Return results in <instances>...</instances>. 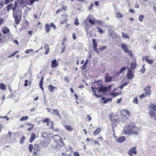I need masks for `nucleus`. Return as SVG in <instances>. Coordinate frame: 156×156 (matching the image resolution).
<instances>
[{
  "label": "nucleus",
  "instance_id": "9d476101",
  "mask_svg": "<svg viewBox=\"0 0 156 156\" xmlns=\"http://www.w3.org/2000/svg\"><path fill=\"white\" fill-rule=\"evenodd\" d=\"M148 56H145L142 57V59L144 60L145 59L147 62L150 64H151L153 62V60L151 59H148Z\"/></svg>",
  "mask_w": 156,
  "mask_h": 156
},
{
  "label": "nucleus",
  "instance_id": "603ef678",
  "mask_svg": "<svg viewBox=\"0 0 156 156\" xmlns=\"http://www.w3.org/2000/svg\"><path fill=\"white\" fill-rule=\"evenodd\" d=\"M97 28L98 30V31L99 32L101 33L102 34L103 33V31L102 29L98 27H97Z\"/></svg>",
  "mask_w": 156,
  "mask_h": 156
},
{
  "label": "nucleus",
  "instance_id": "4468645a",
  "mask_svg": "<svg viewBox=\"0 0 156 156\" xmlns=\"http://www.w3.org/2000/svg\"><path fill=\"white\" fill-rule=\"evenodd\" d=\"M121 47L125 52L126 53L129 52V51L128 50V48L126 45L124 44H122Z\"/></svg>",
  "mask_w": 156,
  "mask_h": 156
},
{
  "label": "nucleus",
  "instance_id": "0eeeda50",
  "mask_svg": "<svg viewBox=\"0 0 156 156\" xmlns=\"http://www.w3.org/2000/svg\"><path fill=\"white\" fill-rule=\"evenodd\" d=\"M54 138L55 141L58 144L62 142L61 138L58 135H55L54 136Z\"/></svg>",
  "mask_w": 156,
  "mask_h": 156
},
{
  "label": "nucleus",
  "instance_id": "72a5a7b5",
  "mask_svg": "<svg viewBox=\"0 0 156 156\" xmlns=\"http://www.w3.org/2000/svg\"><path fill=\"white\" fill-rule=\"evenodd\" d=\"M33 51H34L33 49H29L26 50L25 51V53H26L27 54H28L30 52H33Z\"/></svg>",
  "mask_w": 156,
  "mask_h": 156
},
{
  "label": "nucleus",
  "instance_id": "4c0bfd02",
  "mask_svg": "<svg viewBox=\"0 0 156 156\" xmlns=\"http://www.w3.org/2000/svg\"><path fill=\"white\" fill-rule=\"evenodd\" d=\"M17 3L16 2H15V3L12 9V10L13 11H15V9L17 8Z\"/></svg>",
  "mask_w": 156,
  "mask_h": 156
},
{
  "label": "nucleus",
  "instance_id": "864d4df0",
  "mask_svg": "<svg viewBox=\"0 0 156 156\" xmlns=\"http://www.w3.org/2000/svg\"><path fill=\"white\" fill-rule=\"evenodd\" d=\"M94 51L97 53H98L100 52V51H99V50L97 48V47H94Z\"/></svg>",
  "mask_w": 156,
  "mask_h": 156
},
{
  "label": "nucleus",
  "instance_id": "f3484780",
  "mask_svg": "<svg viewBox=\"0 0 156 156\" xmlns=\"http://www.w3.org/2000/svg\"><path fill=\"white\" fill-rule=\"evenodd\" d=\"M149 113L150 115L155 119L156 120V115L155 112L152 111V109H151L149 111Z\"/></svg>",
  "mask_w": 156,
  "mask_h": 156
},
{
  "label": "nucleus",
  "instance_id": "b1692460",
  "mask_svg": "<svg viewBox=\"0 0 156 156\" xmlns=\"http://www.w3.org/2000/svg\"><path fill=\"white\" fill-rule=\"evenodd\" d=\"M2 32L4 34H6L9 32V30L7 27H5L2 30Z\"/></svg>",
  "mask_w": 156,
  "mask_h": 156
},
{
  "label": "nucleus",
  "instance_id": "e433bc0d",
  "mask_svg": "<svg viewBox=\"0 0 156 156\" xmlns=\"http://www.w3.org/2000/svg\"><path fill=\"white\" fill-rule=\"evenodd\" d=\"M133 102V103L136 104H137L138 103V99L137 97H136L134 98V99Z\"/></svg>",
  "mask_w": 156,
  "mask_h": 156
},
{
  "label": "nucleus",
  "instance_id": "de8ad7c7",
  "mask_svg": "<svg viewBox=\"0 0 156 156\" xmlns=\"http://www.w3.org/2000/svg\"><path fill=\"white\" fill-rule=\"evenodd\" d=\"M78 20L77 18H76L75 21L74 22V24L75 25H79V23L78 22Z\"/></svg>",
  "mask_w": 156,
  "mask_h": 156
},
{
  "label": "nucleus",
  "instance_id": "a18cd8bd",
  "mask_svg": "<svg viewBox=\"0 0 156 156\" xmlns=\"http://www.w3.org/2000/svg\"><path fill=\"white\" fill-rule=\"evenodd\" d=\"M106 48H107L106 46H103L102 47L100 48H99V51H100V52L102 50H104Z\"/></svg>",
  "mask_w": 156,
  "mask_h": 156
},
{
  "label": "nucleus",
  "instance_id": "c03bdc74",
  "mask_svg": "<svg viewBox=\"0 0 156 156\" xmlns=\"http://www.w3.org/2000/svg\"><path fill=\"white\" fill-rule=\"evenodd\" d=\"M110 119L112 121H113L114 122L118 120L117 118H114L113 117H111Z\"/></svg>",
  "mask_w": 156,
  "mask_h": 156
},
{
  "label": "nucleus",
  "instance_id": "680f3d73",
  "mask_svg": "<svg viewBox=\"0 0 156 156\" xmlns=\"http://www.w3.org/2000/svg\"><path fill=\"white\" fill-rule=\"evenodd\" d=\"M8 135L7 136L9 137V138H11V132L10 131H9L8 132Z\"/></svg>",
  "mask_w": 156,
  "mask_h": 156
},
{
  "label": "nucleus",
  "instance_id": "a878e982",
  "mask_svg": "<svg viewBox=\"0 0 156 156\" xmlns=\"http://www.w3.org/2000/svg\"><path fill=\"white\" fill-rule=\"evenodd\" d=\"M47 125L49 128H52L53 125V123L52 121H50L47 123Z\"/></svg>",
  "mask_w": 156,
  "mask_h": 156
},
{
  "label": "nucleus",
  "instance_id": "7c9ffc66",
  "mask_svg": "<svg viewBox=\"0 0 156 156\" xmlns=\"http://www.w3.org/2000/svg\"><path fill=\"white\" fill-rule=\"evenodd\" d=\"M28 118V116H24L22 117L20 119V120L21 121H24L27 120Z\"/></svg>",
  "mask_w": 156,
  "mask_h": 156
},
{
  "label": "nucleus",
  "instance_id": "37998d69",
  "mask_svg": "<svg viewBox=\"0 0 156 156\" xmlns=\"http://www.w3.org/2000/svg\"><path fill=\"white\" fill-rule=\"evenodd\" d=\"M147 94L146 93H143L140 96V99H142V98H143L147 96Z\"/></svg>",
  "mask_w": 156,
  "mask_h": 156
},
{
  "label": "nucleus",
  "instance_id": "2f4dec72",
  "mask_svg": "<svg viewBox=\"0 0 156 156\" xmlns=\"http://www.w3.org/2000/svg\"><path fill=\"white\" fill-rule=\"evenodd\" d=\"M93 41V45L94 47H97V43L94 39H93L92 40Z\"/></svg>",
  "mask_w": 156,
  "mask_h": 156
},
{
  "label": "nucleus",
  "instance_id": "8fccbe9b",
  "mask_svg": "<svg viewBox=\"0 0 156 156\" xmlns=\"http://www.w3.org/2000/svg\"><path fill=\"white\" fill-rule=\"evenodd\" d=\"M112 99H108L106 100H105L104 102L103 103H106L107 102H108L109 101H110V102H111V101Z\"/></svg>",
  "mask_w": 156,
  "mask_h": 156
},
{
  "label": "nucleus",
  "instance_id": "a211bd4d",
  "mask_svg": "<svg viewBox=\"0 0 156 156\" xmlns=\"http://www.w3.org/2000/svg\"><path fill=\"white\" fill-rule=\"evenodd\" d=\"M36 137V135L34 133L32 134L30 138V143L32 142L35 139Z\"/></svg>",
  "mask_w": 156,
  "mask_h": 156
},
{
  "label": "nucleus",
  "instance_id": "338daca9",
  "mask_svg": "<svg viewBox=\"0 0 156 156\" xmlns=\"http://www.w3.org/2000/svg\"><path fill=\"white\" fill-rule=\"evenodd\" d=\"M62 9L63 10H66L67 8L66 6L63 5L62 6Z\"/></svg>",
  "mask_w": 156,
  "mask_h": 156
},
{
  "label": "nucleus",
  "instance_id": "4d7b16f0",
  "mask_svg": "<svg viewBox=\"0 0 156 156\" xmlns=\"http://www.w3.org/2000/svg\"><path fill=\"white\" fill-rule=\"evenodd\" d=\"M122 117H123L124 119H122V121L124 122L125 120H127V119L126 118V116L125 115H123Z\"/></svg>",
  "mask_w": 156,
  "mask_h": 156
},
{
  "label": "nucleus",
  "instance_id": "0e129e2a",
  "mask_svg": "<svg viewBox=\"0 0 156 156\" xmlns=\"http://www.w3.org/2000/svg\"><path fill=\"white\" fill-rule=\"evenodd\" d=\"M124 111L128 115H129V112L128 110H124Z\"/></svg>",
  "mask_w": 156,
  "mask_h": 156
},
{
  "label": "nucleus",
  "instance_id": "774afa93",
  "mask_svg": "<svg viewBox=\"0 0 156 156\" xmlns=\"http://www.w3.org/2000/svg\"><path fill=\"white\" fill-rule=\"evenodd\" d=\"M129 11L130 12L133 13H135V12L134 11V10L133 9H130L129 10Z\"/></svg>",
  "mask_w": 156,
  "mask_h": 156
},
{
  "label": "nucleus",
  "instance_id": "5701e85b",
  "mask_svg": "<svg viewBox=\"0 0 156 156\" xmlns=\"http://www.w3.org/2000/svg\"><path fill=\"white\" fill-rule=\"evenodd\" d=\"M13 5V4L12 3H10L7 6V10L9 11L11 9H12V6Z\"/></svg>",
  "mask_w": 156,
  "mask_h": 156
},
{
  "label": "nucleus",
  "instance_id": "423d86ee",
  "mask_svg": "<svg viewBox=\"0 0 156 156\" xmlns=\"http://www.w3.org/2000/svg\"><path fill=\"white\" fill-rule=\"evenodd\" d=\"M136 148L135 147H133L131 148L129 151L128 154L130 156H132L133 154H134L136 155L137 153V151H136Z\"/></svg>",
  "mask_w": 156,
  "mask_h": 156
},
{
  "label": "nucleus",
  "instance_id": "13d9d810",
  "mask_svg": "<svg viewBox=\"0 0 156 156\" xmlns=\"http://www.w3.org/2000/svg\"><path fill=\"white\" fill-rule=\"evenodd\" d=\"M25 137L24 136L22 137L21 138V141L20 142L21 143H23L24 141Z\"/></svg>",
  "mask_w": 156,
  "mask_h": 156
},
{
  "label": "nucleus",
  "instance_id": "c85d7f7f",
  "mask_svg": "<svg viewBox=\"0 0 156 156\" xmlns=\"http://www.w3.org/2000/svg\"><path fill=\"white\" fill-rule=\"evenodd\" d=\"M65 128L66 130H68L69 131H71L73 130V128L69 126H65Z\"/></svg>",
  "mask_w": 156,
  "mask_h": 156
},
{
  "label": "nucleus",
  "instance_id": "69168bd1",
  "mask_svg": "<svg viewBox=\"0 0 156 156\" xmlns=\"http://www.w3.org/2000/svg\"><path fill=\"white\" fill-rule=\"evenodd\" d=\"M65 80L67 82H69V80L67 76H65L64 78Z\"/></svg>",
  "mask_w": 156,
  "mask_h": 156
},
{
  "label": "nucleus",
  "instance_id": "9b49d317",
  "mask_svg": "<svg viewBox=\"0 0 156 156\" xmlns=\"http://www.w3.org/2000/svg\"><path fill=\"white\" fill-rule=\"evenodd\" d=\"M150 86H147L144 88V90L146 94L148 95H150L151 93V91L150 90Z\"/></svg>",
  "mask_w": 156,
  "mask_h": 156
},
{
  "label": "nucleus",
  "instance_id": "49530a36",
  "mask_svg": "<svg viewBox=\"0 0 156 156\" xmlns=\"http://www.w3.org/2000/svg\"><path fill=\"white\" fill-rule=\"evenodd\" d=\"M126 69V67H123L122 68L120 71V73H122L124 70H125Z\"/></svg>",
  "mask_w": 156,
  "mask_h": 156
},
{
  "label": "nucleus",
  "instance_id": "473e14b6",
  "mask_svg": "<svg viewBox=\"0 0 156 156\" xmlns=\"http://www.w3.org/2000/svg\"><path fill=\"white\" fill-rule=\"evenodd\" d=\"M122 36H123V37L124 38H129V36L127 34H125L123 32H122Z\"/></svg>",
  "mask_w": 156,
  "mask_h": 156
},
{
  "label": "nucleus",
  "instance_id": "ea45409f",
  "mask_svg": "<svg viewBox=\"0 0 156 156\" xmlns=\"http://www.w3.org/2000/svg\"><path fill=\"white\" fill-rule=\"evenodd\" d=\"M33 148V145L32 144H30L29 145V151L30 152H31L32 151V149Z\"/></svg>",
  "mask_w": 156,
  "mask_h": 156
},
{
  "label": "nucleus",
  "instance_id": "aec40b11",
  "mask_svg": "<svg viewBox=\"0 0 156 156\" xmlns=\"http://www.w3.org/2000/svg\"><path fill=\"white\" fill-rule=\"evenodd\" d=\"M56 88V87H54L52 85H49L48 87V89L50 92H53L54 90Z\"/></svg>",
  "mask_w": 156,
  "mask_h": 156
},
{
  "label": "nucleus",
  "instance_id": "7ed1b4c3",
  "mask_svg": "<svg viewBox=\"0 0 156 156\" xmlns=\"http://www.w3.org/2000/svg\"><path fill=\"white\" fill-rule=\"evenodd\" d=\"M13 16L15 19V21L16 24H18L20 22V19L22 16V13L21 10L18 11H14L13 12Z\"/></svg>",
  "mask_w": 156,
  "mask_h": 156
},
{
  "label": "nucleus",
  "instance_id": "393cba45",
  "mask_svg": "<svg viewBox=\"0 0 156 156\" xmlns=\"http://www.w3.org/2000/svg\"><path fill=\"white\" fill-rule=\"evenodd\" d=\"M95 20L94 19L92 20L91 18H89L88 22L92 25H94L95 24Z\"/></svg>",
  "mask_w": 156,
  "mask_h": 156
},
{
  "label": "nucleus",
  "instance_id": "1a4fd4ad",
  "mask_svg": "<svg viewBox=\"0 0 156 156\" xmlns=\"http://www.w3.org/2000/svg\"><path fill=\"white\" fill-rule=\"evenodd\" d=\"M51 63V67L52 68H56L58 65V62L56 60H53Z\"/></svg>",
  "mask_w": 156,
  "mask_h": 156
},
{
  "label": "nucleus",
  "instance_id": "4be33fe9",
  "mask_svg": "<svg viewBox=\"0 0 156 156\" xmlns=\"http://www.w3.org/2000/svg\"><path fill=\"white\" fill-rule=\"evenodd\" d=\"M149 108H150V110L153 109L156 112V105L153 104H151Z\"/></svg>",
  "mask_w": 156,
  "mask_h": 156
},
{
  "label": "nucleus",
  "instance_id": "09e8293b",
  "mask_svg": "<svg viewBox=\"0 0 156 156\" xmlns=\"http://www.w3.org/2000/svg\"><path fill=\"white\" fill-rule=\"evenodd\" d=\"M95 23H98L99 24H102L103 23V22L101 21H100L99 20H95Z\"/></svg>",
  "mask_w": 156,
  "mask_h": 156
},
{
  "label": "nucleus",
  "instance_id": "412c9836",
  "mask_svg": "<svg viewBox=\"0 0 156 156\" xmlns=\"http://www.w3.org/2000/svg\"><path fill=\"white\" fill-rule=\"evenodd\" d=\"M101 129L99 127L96 129L95 131L94 132V135L95 136H96L98 135L101 132Z\"/></svg>",
  "mask_w": 156,
  "mask_h": 156
},
{
  "label": "nucleus",
  "instance_id": "cd10ccee",
  "mask_svg": "<svg viewBox=\"0 0 156 156\" xmlns=\"http://www.w3.org/2000/svg\"><path fill=\"white\" fill-rule=\"evenodd\" d=\"M0 88L1 90H5L6 89L5 85L2 83H0Z\"/></svg>",
  "mask_w": 156,
  "mask_h": 156
},
{
  "label": "nucleus",
  "instance_id": "6e6552de",
  "mask_svg": "<svg viewBox=\"0 0 156 156\" xmlns=\"http://www.w3.org/2000/svg\"><path fill=\"white\" fill-rule=\"evenodd\" d=\"M51 111L50 112L52 113L53 114L55 115H56L59 117H61V115L59 114V112L58 109H51Z\"/></svg>",
  "mask_w": 156,
  "mask_h": 156
},
{
  "label": "nucleus",
  "instance_id": "6ab92c4d",
  "mask_svg": "<svg viewBox=\"0 0 156 156\" xmlns=\"http://www.w3.org/2000/svg\"><path fill=\"white\" fill-rule=\"evenodd\" d=\"M44 48L46 50V51L45 52V54H47L49 51V46L47 44H45L44 45Z\"/></svg>",
  "mask_w": 156,
  "mask_h": 156
},
{
  "label": "nucleus",
  "instance_id": "ddd939ff",
  "mask_svg": "<svg viewBox=\"0 0 156 156\" xmlns=\"http://www.w3.org/2000/svg\"><path fill=\"white\" fill-rule=\"evenodd\" d=\"M136 60L135 59H134L133 61V62L131 63L130 65V68L132 69H135L136 68Z\"/></svg>",
  "mask_w": 156,
  "mask_h": 156
},
{
  "label": "nucleus",
  "instance_id": "58836bf2",
  "mask_svg": "<svg viewBox=\"0 0 156 156\" xmlns=\"http://www.w3.org/2000/svg\"><path fill=\"white\" fill-rule=\"evenodd\" d=\"M50 26L51 27H52L54 30H55L56 28V27L55 25L52 23H51L50 24Z\"/></svg>",
  "mask_w": 156,
  "mask_h": 156
},
{
  "label": "nucleus",
  "instance_id": "c756f323",
  "mask_svg": "<svg viewBox=\"0 0 156 156\" xmlns=\"http://www.w3.org/2000/svg\"><path fill=\"white\" fill-rule=\"evenodd\" d=\"M144 65H143L142 66V68L140 69V72L141 73H145V71L146 70V69H145V68L144 67Z\"/></svg>",
  "mask_w": 156,
  "mask_h": 156
},
{
  "label": "nucleus",
  "instance_id": "dca6fc26",
  "mask_svg": "<svg viewBox=\"0 0 156 156\" xmlns=\"http://www.w3.org/2000/svg\"><path fill=\"white\" fill-rule=\"evenodd\" d=\"M125 137L124 136H122L119 138L116 141L119 143H122L124 142L125 140Z\"/></svg>",
  "mask_w": 156,
  "mask_h": 156
},
{
  "label": "nucleus",
  "instance_id": "f8f14e48",
  "mask_svg": "<svg viewBox=\"0 0 156 156\" xmlns=\"http://www.w3.org/2000/svg\"><path fill=\"white\" fill-rule=\"evenodd\" d=\"M48 144L45 141H43L41 142L40 145L43 147L45 148L47 147L48 145Z\"/></svg>",
  "mask_w": 156,
  "mask_h": 156
},
{
  "label": "nucleus",
  "instance_id": "f257e3e1",
  "mask_svg": "<svg viewBox=\"0 0 156 156\" xmlns=\"http://www.w3.org/2000/svg\"><path fill=\"white\" fill-rule=\"evenodd\" d=\"M140 128L136 126L133 123H130L124 128L123 132L127 134L137 135L140 133Z\"/></svg>",
  "mask_w": 156,
  "mask_h": 156
},
{
  "label": "nucleus",
  "instance_id": "3c124183",
  "mask_svg": "<svg viewBox=\"0 0 156 156\" xmlns=\"http://www.w3.org/2000/svg\"><path fill=\"white\" fill-rule=\"evenodd\" d=\"M74 156H80L79 153L76 151H74L73 153Z\"/></svg>",
  "mask_w": 156,
  "mask_h": 156
},
{
  "label": "nucleus",
  "instance_id": "bf43d9fd",
  "mask_svg": "<svg viewBox=\"0 0 156 156\" xmlns=\"http://www.w3.org/2000/svg\"><path fill=\"white\" fill-rule=\"evenodd\" d=\"M72 37H73V39L74 40H75L76 39V35L75 33H73V34Z\"/></svg>",
  "mask_w": 156,
  "mask_h": 156
},
{
  "label": "nucleus",
  "instance_id": "a19ab883",
  "mask_svg": "<svg viewBox=\"0 0 156 156\" xmlns=\"http://www.w3.org/2000/svg\"><path fill=\"white\" fill-rule=\"evenodd\" d=\"M111 94L113 97H114L118 95H119V93H111Z\"/></svg>",
  "mask_w": 156,
  "mask_h": 156
},
{
  "label": "nucleus",
  "instance_id": "f03ea898",
  "mask_svg": "<svg viewBox=\"0 0 156 156\" xmlns=\"http://www.w3.org/2000/svg\"><path fill=\"white\" fill-rule=\"evenodd\" d=\"M112 85H110L108 86V87H103L102 86V85L100 84L98 88H97L96 87H93L92 86L91 87V88L93 91L94 92V95L97 97H100L99 96L95 94V93L96 92V90H98V91L99 92L105 91H106L107 90H109L111 87Z\"/></svg>",
  "mask_w": 156,
  "mask_h": 156
},
{
  "label": "nucleus",
  "instance_id": "2eb2a0df",
  "mask_svg": "<svg viewBox=\"0 0 156 156\" xmlns=\"http://www.w3.org/2000/svg\"><path fill=\"white\" fill-rule=\"evenodd\" d=\"M105 81L107 82H110L112 80V77H110L108 74H105Z\"/></svg>",
  "mask_w": 156,
  "mask_h": 156
},
{
  "label": "nucleus",
  "instance_id": "5fc2aeb1",
  "mask_svg": "<svg viewBox=\"0 0 156 156\" xmlns=\"http://www.w3.org/2000/svg\"><path fill=\"white\" fill-rule=\"evenodd\" d=\"M4 20L2 18H0V26L3 24Z\"/></svg>",
  "mask_w": 156,
  "mask_h": 156
},
{
  "label": "nucleus",
  "instance_id": "f704fd0d",
  "mask_svg": "<svg viewBox=\"0 0 156 156\" xmlns=\"http://www.w3.org/2000/svg\"><path fill=\"white\" fill-rule=\"evenodd\" d=\"M115 16L117 18H121L122 17V14L117 12L116 13Z\"/></svg>",
  "mask_w": 156,
  "mask_h": 156
},
{
  "label": "nucleus",
  "instance_id": "052dcab7",
  "mask_svg": "<svg viewBox=\"0 0 156 156\" xmlns=\"http://www.w3.org/2000/svg\"><path fill=\"white\" fill-rule=\"evenodd\" d=\"M28 82V80H26L25 81V83H24V86L25 87H27L28 85V84L27 83Z\"/></svg>",
  "mask_w": 156,
  "mask_h": 156
},
{
  "label": "nucleus",
  "instance_id": "39448f33",
  "mask_svg": "<svg viewBox=\"0 0 156 156\" xmlns=\"http://www.w3.org/2000/svg\"><path fill=\"white\" fill-rule=\"evenodd\" d=\"M127 68L128 69V72L126 74L127 78L128 79L131 80L134 77V74L132 73V71L131 69H129L128 67Z\"/></svg>",
  "mask_w": 156,
  "mask_h": 156
},
{
  "label": "nucleus",
  "instance_id": "bb28decb",
  "mask_svg": "<svg viewBox=\"0 0 156 156\" xmlns=\"http://www.w3.org/2000/svg\"><path fill=\"white\" fill-rule=\"evenodd\" d=\"M50 26L49 24H47L45 26V30L47 33H48L50 30Z\"/></svg>",
  "mask_w": 156,
  "mask_h": 156
},
{
  "label": "nucleus",
  "instance_id": "20e7f679",
  "mask_svg": "<svg viewBox=\"0 0 156 156\" xmlns=\"http://www.w3.org/2000/svg\"><path fill=\"white\" fill-rule=\"evenodd\" d=\"M38 2V0H19V3L22 5H32L35 2Z\"/></svg>",
  "mask_w": 156,
  "mask_h": 156
},
{
  "label": "nucleus",
  "instance_id": "79ce46f5",
  "mask_svg": "<svg viewBox=\"0 0 156 156\" xmlns=\"http://www.w3.org/2000/svg\"><path fill=\"white\" fill-rule=\"evenodd\" d=\"M12 2L11 0H5L4 3L5 4H7L9 3Z\"/></svg>",
  "mask_w": 156,
  "mask_h": 156
},
{
  "label": "nucleus",
  "instance_id": "6e6d98bb",
  "mask_svg": "<svg viewBox=\"0 0 156 156\" xmlns=\"http://www.w3.org/2000/svg\"><path fill=\"white\" fill-rule=\"evenodd\" d=\"M38 146L36 144V145H34V149L36 150L37 151L38 149Z\"/></svg>",
  "mask_w": 156,
  "mask_h": 156
},
{
  "label": "nucleus",
  "instance_id": "c9c22d12",
  "mask_svg": "<svg viewBox=\"0 0 156 156\" xmlns=\"http://www.w3.org/2000/svg\"><path fill=\"white\" fill-rule=\"evenodd\" d=\"M144 18V15H141L139 16V20L140 21L142 22L143 21V19Z\"/></svg>",
  "mask_w": 156,
  "mask_h": 156
},
{
  "label": "nucleus",
  "instance_id": "e2e57ef3",
  "mask_svg": "<svg viewBox=\"0 0 156 156\" xmlns=\"http://www.w3.org/2000/svg\"><path fill=\"white\" fill-rule=\"evenodd\" d=\"M49 119L48 118H46L43 121V122H46L49 121Z\"/></svg>",
  "mask_w": 156,
  "mask_h": 156
}]
</instances>
